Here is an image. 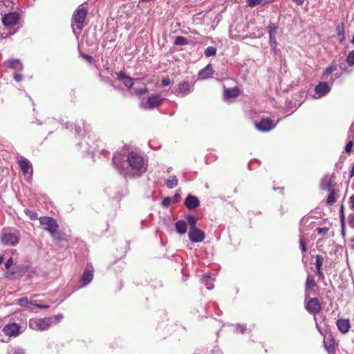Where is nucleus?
Masks as SVG:
<instances>
[{
  "instance_id": "f257e3e1",
  "label": "nucleus",
  "mask_w": 354,
  "mask_h": 354,
  "mask_svg": "<svg viewBox=\"0 0 354 354\" xmlns=\"http://www.w3.org/2000/svg\"><path fill=\"white\" fill-rule=\"evenodd\" d=\"M337 70V66L331 65L327 67L324 71L323 75L326 82L319 83L315 88V98H320L325 96L330 91L331 86L334 81L339 77L337 73L333 74Z\"/></svg>"
},
{
  "instance_id": "f03ea898",
  "label": "nucleus",
  "mask_w": 354,
  "mask_h": 354,
  "mask_svg": "<svg viewBox=\"0 0 354 354\" xmlns=\"http://www.w3.org/2000/svg\"><path fill=\"white\" fill-rule=\"evenodd\" d=\"M127 161L129 167L141 174L145 173L147 169V160L136 152H131L127 156Z\"/></svg>"
},
{
  "instance_id": "7ed1b4c3",
  "label": "nucleus",
  "mask_w": 354,
  "mask_h": 354,
  "mask_svg": "<svg viewBox=\"0 0 354 354\" xmlns=\"http://www.w3.org/2000/svg\"><path fill=\"white\" fill-rule=\"evenodd\" d=\"M117 77L118 80L122 82L126 87L129 89H132L133 92L136 95H143L148 93V89L146 86H143L141 88L133 87L134 82L140 80L138 78L133 79L127 76L123 71H120L117 74Z\"/></svg>"
},
{
  "instance_id": "20e7f679",
  "label": "nucleus",
  "mask_w": 354,
  "mask_h": 354,
  "mask_svg": "<svg viewBox=\"0 0 354 354\" xmlns=\"http://www.w3.org/2000/svg\"><path fill=\"white\" fill-rule=\"evenodd\" d=\"M87 13V9L82 5L78 6L74 12L71 19V26L74 32H75V28L80 32L82 30Z\"/></svg>"
},
{
  "instance_id": "39448f33",
  "label": "nucleus",
  "mask_w": 354,
  "mask_h": 354,
  "mask_svg": "<svg viewBox=\"0 0 354 354\" xmlns=\"http://www.w3.org/2000/svg\"><path fill=\"white\" fill-rule=\"evenodd\" d=\"M28 326L32 330H46L52 326V319L50 317L30 319Z\"/></svg>"
},
{
  "instance_id": "423d86ee",
  "label": "nucleus",
  "mask_w": 354,
  "mask_h": 354,
  "mask_svg": "<svg viewBox=\"0 0 354 354\" xmlns=\"http://www.w3.org/2000/svg\"><path fill=\"white\" fill-rule=\"evenodd\" d=\"M39 220L40 224L45 230L48 231L52 235L56 232L58 228V225L55 219L50 217L43 216L39 218Z\"/></svg>"
},
{
  "instance_id": "0eeeda50",
  "label": "nucleus",
  "mask_w": 354,
  "mask_h": 354,
  "mask_svg": "<svg viewBox=\"0 0 354 354\" xmlns=\"http://www.w3.org/2000/svg\"><path fill=\"white\" fill-rule=\"evenodd\" d=\"M19 21V15L17 12H9L2 17L3 26L10 30L13 28Z\"/></svg>"
},
{
  "instance_id": "6e6552de",
  "label": "nucleus",
  "mask_w": 354,
  "mask_h": 354,
  "mask_svg": "<svg viewBox=\"0 0 354 354\" xmlns=\"http://www.w3.org/2000/svg\"><path fill=\"white\" fill-rule=\"evenodd\" d=\"M113 164L119 173L125 176L127 172L125 169V157L120 153H115L113 156Z\"/></svg>"
},
{
  "instance_id": "1a4fd4ad",
  "label": "nucleus",
  "mask_w": 354,
  "mask_h": 354,
  "mask_svg": "<svg viewBox=\"0 0 354 354\" xmlns=\"http://www.w3.org/2000/svg\"><path fill=\"white\" fill-rule=\"evenodd\" d=\"M164 98L159 95H152L149 96L146 102H142V106L147 109H153L159 106L163 102Z\"/></svg>"
},
{
  "instance_id": "9d476101",
  "label": "nucleus",
  "mask_w": 354,
  "mask_h": 354,
  "mask_svg": "<svg viewBox=\"0 0 354 354\" xmlns=\"http://www.w3.org/2000/svg\"><path fill=\"white\" fill-rule=\"evenodd\" d=\"M276 124L277 123L268 118H262L259 122H255L256 128L263 132L270 131L275 127Z\"/></svg>"
},
{
  "instance_id": "9b49d317",
  "label": "nucleus",
  "mask_w": 354,
  "mask_h": 354,
  "mask_svg": "<svg viewBox=\"0 0 354 354\" xmlns=\"http://www.w3.org/2000/svg\"><path fill=\"white\" fill-rule=\"evenodd\" d=\"M188 237L191 242L199 243L204 240L205 235L203 231L196 227L189 229L188 232Z\"/></svg>"
},
{
  "instance_id": "f8f14e48",
  "label": "nucleus",
  "mask_w": 354,
  "mask_h": 354,
  "mask_svg": "<svg viewBox=\"0 0 354 354\" xmlns=\"http://www.w3.org/2000/svg\"><path fill=\"white\" fill-rule=\"evenodd\" d=\"M306 308L310 314L315 315L321 310L322 306L317 298H311L306 303Z\"/></svg>"
},
{
  "instance_id": "ddd939ff",
  "label": "nucleus",
  "mask_w": 354,
  "mask_h": 354,
  "mask_svg": "<svg viewBox=\"0 0 354 354\" xmlns=\"http://www.w3.org/2000/svg\"><path fill=\"white\" fill-rule=\"evenodd\" d=\"M19 326L16 323H10L6 325L3 328L4 334L9 337H16L19 334Z\"/></svg>"
},
{
  "instance_id": "4468645a",
  "label": "nucleus",
  "mask_w": 354,
  "mask_h": 354,
  "mask_svg": "<svg viewBox=\"0 0 354 354\" xmlns=\"http://www.w3.org/2000/svg\"><path fill=\"white\" fill-rule=\"evenodd\" d=\"M19 241V236L15 233H6L2 237V242L8 245H16Z\"/></svg>"
},
{
  "instance_id": "2eb2a0df",
  "label": "nucleus",
  "mask_w": 354,
  "mask_h": 354,
  "mask_svg": "<svg viewBox=\"0 0 354 354\" xmlns=\"http://www.w3.org/2000/svg\"><path fill=\"white\" fill-rule=\"evenodd\" d=\"M320 189L322 190L329 191L332 189H334L335 183L332 180V176L329 175H326L323 177L320 183Z\"/></svg>"
},
{
  "instance_id": "dca6fc26",
  "label": "nucleus",
  "mask_w": 354,
  "mask_h": 354,
  "mask_svg": "<svg viewBox=\"0 0 354 354\" xmlns=\"http://www.w3.org/2000/svg\"><path fill=\"white\" fill-rule=\"evenodd\" d=\"M19 166L22 171L24 172V175H32V165L30 162V161L25 158H21V160L19 162Z\"/></svg>"
},
{
  "instance_id": "f3484780",
  "label": "nucleus",
  "mask_w": 354,
  "mask_h": 354,
  "mask_svg": "<svg viewBox=\"0 0 354 354\" xmlns=\"http://www.w3.org/2000/svg\"><path fill=\"white\" fill-rule=\"evenodd\" d=\"M200 201L198 198L192 194H189L185 201V205L189 209H194L199 206Z\"/></svg>"
},
{
  "instance_id": "a211bd4d",
  "label": "nucleus",
  "mask_w": 354,
  "mask_h": 354,
  "mask_svg": "<svg viewBox=\"0 0 354 354\" xmlns=\"http://www.w3.org/2000/svg\"><path fill=\"white\" fill-rule=\"evenodd\" d=\"M4 64L10 68L17 71H21L23 70V65L21 61L18 59H8L4 62Z\"/></svg>"
},
{
  "instance_id": "6ab92c4d",
  "label": "nucleus",
  "mask_w": 354,
  "mask_h": 354,
  "mask_svg": "<svg viewBox=\"0 0 354 354\" xmlns=\"http://www.w3.org/2000/svg\"><path fill=\"white\" fill-rule=\"evenodd\" d=\"M189 92V84L187 81H184L178 84V89L175 94L178 96H185Z\"/></svg>"
},
{
  "instance_id": "aec40b11",
  "label": "nucleus",
  "mask_w": 354,
  "mask_h": 354,
  "mask_svg": "<svg viewBox=\"0 0 354 354\" xmlns=\"http://www.w3.org/2000/svg\"><path fill=\"white\" fill-rule=\"evenodd\" d=\"M214 71L210 64L201 69L198 73V78L201 80L207 79L213 75Z\"/></svg>"
},
{
  "instance_id": "412c9836",
  "label": "nucleus",
  "mask_w": 354,
  "mask_h": 354,
  "mask_svg": "<svg viewBox=\"0 0 354 354\" xmlns=\"http://www.w3.org/2000/svg\"><path fill=\"white\" fill-rule=\"evenodd\" d=\"M337 326L341 333L345 334L348 332L351 328L349 320L339 319L337 321Z\"/></svg>"
},
{
  "instance_id": "4be33fe9",
  "label": "nucleus",
  "mask_w": 354,
  "mask_h": 354,
  "mask_svg": "<svg viewBox=\"0 0 354 354\" xmlns=\"http://www.w3.org/2000/svg\"><path fill=\"white\" fill-rule=\"evenodd\" d=\"M176 232L182 235L186 233L187 230V223L184 220H179L175 223Z\"/></svg>"
},
{
  "instance_id": "5701e85b",
  "label": "nucleus",
  "mask_w": 354,
  "mask_h": 354,
  "mask_svg": "<svg viewBox=\"0 0 354 354\" xmlns=\"http://www.w3.org/2000/svg\"><path fill=\"white\" fill-rule=\"evenodd\" d=\"M93 272L91 270H85L82 276L81 277V282L82 283V286H86L93 279Z\"/></svg>"
},
{
  "instance_id": "b1692460",
  "label": "nucleus",
  "mask_w": 354,
  "mask_h": 354,
  "mask_svg": "<svg viewBox=\"0 0 354 354\" xmlns=\"http://www.w3.org/2000/svg\"><path fill=\"white\" fill-rule=\"evenodd\" d=\"M239 95V90L237 88L225 89L224 96L225 98L236 97Z\"/></svg>"
},
{
  "instance_id": "393cba45",
  "label": "nucleus",
  "mask_w": 354,
  "mask_h": 354,
  "mask_svg": "<svg viewBox=\"0 0 354 354\" xmlns=\"http://www.w3.org/2000/svg\"><path fill=\"white\" fill-rule=\"evenodd\" d=\"M201 282L206 286L207 289L212 290L214 288L212 279L209 274H205L201 279Z\"/></svg>"
},
{
  "instance_id": "a878e982",
  "label": "nucleus",
  "mask_w": 354,
  "mask_h": 354,
  "mask_svg": "<svg viewBox=\"0 0 354 354\" xmlns=\"http://www.w3.org/2000/svg\"><path fill=\"white\" fill-rule=\"evenodd\" d=\"M328 192L329 194L326 199V204L330 205L334 204L337 201V197L335 189H332Z\"/></svg>"
},
{
  "instance_id": "bb28decb",
  "label": "nucleus",
  "mask_w": 354,
  "mask_h": 354,
  "mask_svg": "<svg viewBox=\"0 0 354 354\" xmlns=\"http://www.w3.org/2000/svg\"><path fill=\"white\" fill-rule=\"evenodd\" d=\"M185 218L187 221V223L189 225V229L197 227L196 225L198 222V218L194 216L192 214H187L185 216Z\"/></svg>"
},
{
  "instance_id": "cd10ccee",
  "label": "nucleus",
  "mask_w": 354,
  "mask_h": 354,
  "mask_svg": "<svg viewBox=\"0 0 354 354\" xmlns=\"http://www.w3.org/2000/svg\"><path fill=\"white\" fill-rule=\"evenodd\" d=\"M178 182V178L174 176L166 180L165 185L168 188L172 189L177 186Z\"/></svg>"
},
{
  "instance_id": "c85d7f7f",
  "label": "nucleus",
  "mask_w": 354,
  "mask_h": 354,
  "mask_svg": "<svg viewBox=\"0 0 354 354\" xmlns=\"http://www.w3.org/2000/svg\"><path fill=\"white\" fill-rule=\"evenodd\" d=\"M316 286L313 277L308 275L306 282V295H307L308 289H313Z\"/></svg>"
},
{
  "instance_id": "c756f323",
  "label": "nucleus",
  "mask_w": 354,
  "mask_h": 354,
  "mask_svg": "<svg viewBox=\"0 0 354 354\" xmlns=\"http://www.w3.org/2000/svg\"><path fill=\"white\" fill-rule=\"evenodd\" d=\"M189 44L188 39L186 37L182 36H178L176 37L174 44L178 46H184Z\"/></svg>"
},
{
  "instance_id": "7c9ffc66",
  "label": "nucleus",
  "mask_w": 354,
  "mask_h": 354,
  "mask_svg": "<svg viewBox=\"0 0 354 354\" xmlns=\"http://www.w3.org/2000/svg\"><path fill=\"white\" fill-rule=\"evenodd\" d=\"M17 304L22 307H26V308H29V307L28 306V304L34 305L35 302L30 301L26 297H22V298H20L19 299H18Z\"/></svg>"
},
{
  "instance_id": "2f4dec72",
  "label": "nucleus",
  "mask_w": 354,
  "mask_h": 354,
  "mask_svg": "<svg viewBox=\"0 0 354 354\" xmlns=\"http://www.w3.org/2000/svg\"><path fill=\"white\" fill-rule=\"evenodd\" d=\"M315 257H316V261H315L316 270L322 269V265L324 263L323 257L322 255L317 254Z\"/></svg>"
},
{
  "instance_id": "473e14b6",
  "label": "nucleus",
  "mask_w": 354,
  "mask_h": 354,
  "mask_svg": "<svg viewBox=\"0 0 354 354\" xmlns=\"http://www.w3.org/2000/svg\"><path fill=\"white\" fill-rule=\"evenodd\" d=\"M216 53V48L214 46H209L205 50V55L206 57L215 55Z\"/></svg>"
},
{
  "instance_id": "72a5a7b5",
  "label": "nucleus",
  "mask_w": 354,
  "mask_h": 354,
  "mask_svg": "<svg viewBox=\"0 0 354 354\" xmlns=\"http://www.w3.org/2000/svg\"><path fill=\"white\" fill-rule=\"evenodd\" d=\"M270 36V46H271V48L272 50L275 52L276 51V48H277V39H276V35H269Z\"/></svg>"
},
{
  "instance_id": "f704fd0d",
  "label": "nucleus",
  "mask_w": 354,
  "mask_h": 354,
  "mask_svg": "<svg viewBox=\"0 0 354 354\" xmlns=\"http://www.w3.org/2000/svg\"><path fill=\"white\" fill-rule=\"evenodd\" d=\"M24 213L28 216V218L30 220H32V221L35 220L37 217V214L35 212L30 210L28 209H25Z\"/></svg>"
},
{
  "instance_id": "c9c22d12",
  "label": "nucleus",
  "mask_w": 354,
  "mask_h": 354,
  "mask_svg": "<svg viewBox=\"0 0 354 354\" xmlns=\"http://www.w3.org/2000/svg\"><path fill=\"white\" fill-rule=\"evenodd\" d=\"M336 30L337 32V35L339 37H341V40H342L344 38V27L342 24L337 25L336 28Z\"/></svg>"
},
{
  "instance_id": "e433bc0d",
  "label": "nucleus",
  "mask_w": 354,
  "mask_h": 354,
  "mask_svg": "<svg viewBox=\"0 0 354 354\" xmlns=\"http://www.w3.org/2000/svg\"><path fill=\"white\" fill-rule=\"evenodd\" d=\"M278 28V26L273 24H270L268 26V32L269 33V35H276V31Z\"/></svg>"
},
{
  "instance_id": "4c0bfd02",
  "label": "nucleus",
  "mask_w": 354,
  "mask_h": 354,
  "mask_svg": "<svg viewBox=\"0 0 354 354\" xmlns=\"http://www.w3.org/2000/svg\"><path fill=\"white\" fill-rule=\"evenodd\" d=\"M346 62L348 65H354V50L351 51L346 57Z\"/></svg>"
},
{
  "instance_id": "58836bf2",
  "label": "nucleus",
  "mask_w": 354,
  "mask_h": 354,
  "mask_svg": "<svg viewBox=\"0 0 354 354\" xmlns=\"http://www.w3.org/2000/svg\"><path fill=\"white\" fill-rule=\"evenodd\" d=\"M63 317H64L62 314H58L53 317H50V318L52 319V325L59 323L63 319Z\"/></svg>"
},
{
  "instance_id": "ea45409f",
  "label": "nucleus",
  "mask_w": 354,
  "mask_h": 354,
  "mask_svg": "<svg viewBox=\"0 0 354 354\" xmlns=\"http://www.w3.org/2000/svg\"><path fill=\"white\" fill-rule=\"evenodd\" d=\"M266 2H263V0H248V5L250 7H254L259 4H265Z\"/></svg>"
},
{
  "instance_id": "a19ab883",
  "label": "nucleus",
  "mask_w": 354,
  "mask_h": 354,
  "mask_svg": "<svg viewBox=\"0 0 354 354\" xmlns=\"http://www.w3.org/2000/svg\"><path fill=\"white\" fill-rule=\"evenodd\" d=\"M353 145H354V143L353 141L348 142L345 147V149H344L345 152L347 153H350L352 151Z\"/></svg>"
},
{
  "instance_id": "79ce46f5",
  "label": "nucleus",
  "mask_w": 354,
  "mask_h": 354,
  "mask_svg": "<svg viewBox=\"0 0 354 354\" xmlns=\"http://www.w3.org/2000/svg\"><path fill=\"white\" fill-rule=\"evenodd\" d=\"M329 229L326 227H317L316 229V231L320 234H322V235H325L328 233Z\"/></svg>"
},
{
  "instance_id": "37998d69",
  "label": "nucleus",
  "mask_w": 354,
  "mask_h": 354,
  "mask_svg": "<svg viewBox=\"0 0 354 354\" xmlns=\"http://www.w3.org/2000/svg\"><path fill=\"white\" fill-rule=\"evenodd\" d=\"M171 204V198L167 197L162 201V205L164 207H169Z\"/></svg>"
},
{
  "instance_id": "c03bdc74",
  "label": "nucleus",
  "mask_w": 354,
  "mask_h": 354,
  "mask_svg": "<svg viewBox=\"0 0 354 354\" xmlns=\"http://www.w3.org/2000/svg\"><path fill=\"white\" fill-rule=\"evenodd\" d=\"M299 244H300V248H301V251L303 252H306L307 248H306V243H305L304 239L301 237L300 238V240H299Z\"/></svg>"
},
{
  "instance_id": "a18cd8bd",
  "label": "nucleus",
  "mask_w": 354,
  "mask_h": 354,
  "mask_svg": "<svg viewBox=\"0 0 354 354\" xmlns=\"http://www.w3.org/2000/svg\"><path fill=\"white\" fill-rule=\"evenodd\" d=\"M348 224L351 227L354 228V213L348 216Z\"/></svg>"
},
{
  "instance_id": "49530a36",
  "label": "nucleus",
  "mask_w": 354,
  "mask_h": 354,
  "mask_svg": "<svg viewBox=\"0 0 354 354\" xmlns=\"http://www.w3.org/2000/svg\"><path fill=\"white\" fill-rule=\"evenodd\" d=\"M245 330H246L245 326L243 325L238 324L236 326V332H240L241 333H243Z\"/></svg>"
},
{
  "instance_id": "de8ad7c7",
  "label": "nucleus",
  "mask_w": 354,
  "mask_h": 354,
  "mask_svg": "<svg viewBox=\"0 0 354 354\" xmlns=\"http://www.w3.org/2000/svg\"><path fill=\"white\" fill-rule=\"evenodd\" d=\"M170 84H171V80H170L169 77H164V78L162 80V84L164 86H169Z\"/></svg>"
},
{
  "instance_id": "09e8293b",
  "label": "nucleus",
  "mask_w": 354,
  "mask_h": 354,
  "mask_svg": "<svg viewBox=\"0 0 354 354\" xmlns=\"http://www.w3.org/2000/svg\"><path fill=\"white\" fill-rule=\"evenodd\" d=\"M13 264L12 258H9L5 263V267L6 269H9Z\"/></svg>"
},
{
  "instance_id": "8fccbe9b",
  "label": "nucleus",
  "mask_w": 354,
  "mask_h": 354,
  "mask_svg": "<svg viewBox=\"0 0 354 354\" xmlns=\"http://www.w3.org/2000/svg\"><path fill=\"white\" fill-rule=\"evenodd\" d=\"M22 78H23V76L21 74L17 73V72H15L14 73V80L16 82H20L22 80Z\"/></svg>"
},
{
  "instance_id": "3c124183",
  "label": "nucleus",
  "mask_w": 354,
  "mask_h": 354,
  "mask_svg": "<svg viewBox=\"0 0 354 354\" xmlns=\"http://www.w3.org/2000/svg\"><path fill=\"white\" fill-rule=\"evenodd\" d=\"M344 207L343 205L341 206V208H340V221H341V223H342V225H344Z\"/></svg>"
},
{
  "instance_id": "603ef678",
  "label": "nucleus",
  "mask_w": 354,
  "mask_h": 354,
  "mask_svg": "<svg viewBox=\"0 0 354 354\" xmlns=\"http://www.w3.org/2000/svg\"><path fill=\"white\" fill-rule=\"evenodd\" d=\"M81 56L85 59L86 60H87L88 62H91L93 61V57L91 55H86V54H84V53H81Z\"/></svg>"
},
{
  "instance_id": "864d4df0",
  "label": "nucleus",
  "mask_w": 354,
  "mask_h": 354,
  "mask_svg": "<svg viewBox=\"0 0 354 354\" xmlns=\"http://www.w3.org/2000/svg\"><path fill=\"white\" fill-rule=\"evenodd\" d=\"M317 270V274L319 276V279L322 280H324V273H323L322 269H319V270Z\"/></svg>"
},
{
  "instance_id": "5fc2aeb1",
  "label": "nucleus",
  "mask_w": 354,
  "mask_h": 354,
  "mask_svg": "<svg viewBox=\"0 0 354 354\" xmlns=\"http://www.w3.org/2000/svg\"><path fill=\"white\" fill-rule=\"evenodd\" d=\"M34 306H37V308H42V309H47L49 308L48 305L38 304H35V303Z\"/></svg>"
},
{
  "instance_id": "6e6d98bb",
  "label": "nucleus",
  "mask_w": 354,
  "mask_h": 354,
  "mask_svg": "<svg viewBox=\"0 0 354 354\" xmlns=\"http://www.w3.org/2000/svg\"><path fill=\"white\" fill-rule=\"evenodd\" d=\"M351 207L354 209V194L352 195L350 198Z\"/></svg>"
},
{
  "instance_id": "4d7b16f0",
  "label": "nucleus",
  "mask_w": 354,
  "mask_h": 354,
  "mask_svg": "<svg viewBox=\"0 0 354 354\" xmlns=\"http://www.w3.org/2000/svg\"><path fill=\"white\" fill-rule=\"evenodd\" d=\"M14 354H24V351L22 349L17 348L15 350Z\"/></svg>"
},
{
  "instance_id": "13d9d810",
  "label": "nucleus",
  "mask_w": 354,
  "mask_h": 354,
  "mask_svg": "<svg viewBox=\"0 0 354 354\" xmlns=\"http://www.w3.org/2000/svg\"><path fill=\"white\" fill-rule=\"evenodd\" d=\"M354 176V164L353 165L350 171V178H352Z\"/></svg>"
},
{
  "instance_id": "bf43d9fd",
  "label": "nucleus",
  "mask_w": 354,
  "mask_h": 354,
  "mask_svg": "<svg viewBox=\"0 0 354 354\" xmlns=\"http://www.w3.org/2000/svg\"><path fill=\"white\" fill-rule=\"evenodd\" d=\"M294 2L297 3L298 5H301L304 0H292Z\"/></svg>"
},
{
  "instance_id": "052dcab7",
  "label": "nucleus",
  "mask_w": 354,
  "mask_h": 354,
  "mask_svg": "<svg viewBox=\"0 0 354 354\" xmlns=\"http://www.w3.org/2000/svg\"><path fill=\"white\" fill-rule=\"evenodd\" d=\"M75 131H76V132H77V133H80V132L81 131V128H80V127H79L76 128Z\"/></svg>"
},
{
  "instance_id": "680f3d73",
  "label": "nucleus",
  "mask_w": 354,
  "mask_h": 354,
  "mask_svg": "<svg viewBox=\"0 0 354 354\" xmlns=\"http://www.w3.org/2000/svg\"><path fill=\"white\" fill-rule=\"evenodd\" d=\"M3 257L0 256V265L3 263Z\"/></svg>"
},
{
  "instance_id": "e2e57ef3",
  "label": "nucleus",
  "mask_w": 354,
  "mask_h": 354,
  "mask_svg": "<svg viewBox=\"0 0 354 354\" xmlns=\"http://www.w3.org/2000/svg\"><path fill=\"white\" fill-rule=\"evenodd\" d=\"M274 1V0H268V1H267V2H272V1Z\"/></svg>"
},
{
  "instance_id": "0e129e2a",
  "label": "nucleus",
  "mask_w": 354,
  "mask_h": 354,
  "mask_svg": "<svg viewBox=\"0 0 354 354\" xmlns=\"http://www.w3.org/2000/svg\"><path fill=\"white\" fill-rule=\"evenodd\" d=\"M284 214V211H281V214L283 215Z\"/></svg>"
},
{
  "instance_id": "69168bd1",
  "label": "nucleus",
  "mask_w": 354,
  "mask_h": 354,
  "mask_svg": "<svg viewBox=\"0 0 354 354\" xmlns=\"http://www.w3.org/2000/svg\"><path fill=\"white\" fill-rule=\"evenodd\" d=\"M353 43L354 44V35H353Z\"/></svg>"
}]
</instances>
